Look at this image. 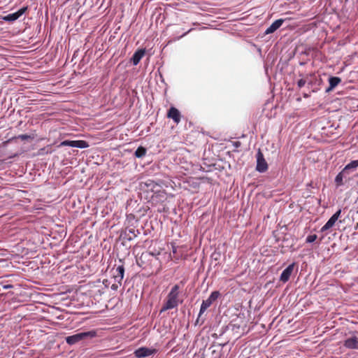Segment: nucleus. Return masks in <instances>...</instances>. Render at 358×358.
Segmentation results:
<instances>
[{"instance_id":"473e14b6","label":"nucleus","mask_w":358,"mask_h":358,"mask_svg":"<svg viewBox=\"0 0 358 358\" xmlns=\"http://www.w3.org/2000/svg\"><path fill=\"white\" fill-rule=\"evenodd\" d=\"M71 303H69V305H68V307H71Z\"/></svg>"},{"instance_id":"ddd939ff","label":"nucleus","mask_w":358,"mask_h":358,"mask_svg":"<svg viewBox=\"0 0 358 358\" xmlns=\"http://www.w3.org/2000/svg\"><path fill=\"white\" fill-rule=\"evenodd\" d=\"M167 117L173 120L176 124L180 122L181 115L180 111L175 107H171L168 111Z\"/></svg>"},{"instance_id":"1a4fd4ad","label":"nucleus","mask_w":358,"mask_h":358,"mask_svg":"<svg viewBox=\"0 0 358 358\" xmlns=\"http://www.w3.org/2000/svg\"><path fill=\"white\" fill-rule=\"evenodd\" d=\"M157 352L156 349H151L146 347H141L134 351V355L137 358H144Z\"/></svg>"},{"instance_id":"dca6fc26","label":"nucleus","mask_w":358,"mask_h":358,"mask_svg":"<svg viewBox=\"0 0 358 358\" xmlns=\"http://www.w3.org/2000/svg\"><path fill=\"white\" fill-rule=\"evenodd\" d=\"M328 80L329 86L326 89V93H329L331 92L336 87L338 86L339 83H341V79L337 76H330Z\"/></svg>"},{"instance_id":"0eeeda50","label":"nucleus","mask_w":358,"mask_h":358,"mask_svg":"<svg viewBox=\"0 0 358 358\" xmlns=\"http://www.w3.org/2000/svg\"><path fill=\"white\" fill-rule=\"evenodd\" d=\"M343 346L350 350H358V337L355 332H352L343 342Z\"/></svg>"},{"instance_id":"7ed1b4c3","label":"nucleus","mask_w":358,"mask_h":358,"mask_svg":"<svg viewBox=\"0 0 358 358\" xmlns=\"http://www.w3.org/2000/svg\"><path fill=\"white\" fill-rule=\"evenodd\" d=\"M166 29L167 30H170L171 31V35L170 36L171 38L168 41L167 44H170L182 38L193 30V29L191 28L189 30L183 32L182 34H180L182 31H184V29L179 27L178 25H169Z\"/></svg>"},{"instance_id":"bb28decb","label":"nucleus","mask_w":358,"mask_h":358,"mask_svg":"<svg viewBox=\"0 0 358 358\" xmlns=\"http://www.w3.org/2000/svg\"><path fill=\"white\" fill-rule=\"evenodd\" d=\"M213 355H215V358H220V355L216 352V350H213L212 351Z\"/></svg>"},{"instance_id":"393cba45","label":"nucleus","mask_w":358,"mask_h":358,"mask_svg":"<svg viewBox=\"0 0 358 358\" xmlns=\"http://www.w3.org/2000/svg\"><path fill=\"white\" fill-rule=\"evenodd\" d=\"M122 285V282L119 283L118 282L114 281V283H113L110 286L111 289L116 291L117 289Z\"/></svg>"},{"instance_id":"6e6552de","label":"nucleus","mask_w":358,"mask_h":358,"mask_svg":"<svg viewBox=\"0 0 358 358\" xmlns=\"http://www.w3.org/2000/svg\"><path fill=\"white\" fill-rule=\"evenodd\" d=\"M257 166L256 170L259 173H264L268 169V164L263 154L260 150L257 153Z\"/></svg>"},{"instance_id":"f03ea898","label":"nucleus","mask_w":358,"mask_h":358,"mask_svg":"<svg viewBox=\"0 0 358 358\" xmlns=\"http://www.w3.org/2000/svg\"><path fill=\"white\" fill-rule=\"evenodd\" d=\"M358 168V160H352L345 165L343 170L335 177L334 181L337 187L344 185L343 179H349V175L355 171Z\"/></svg>"},{"instance_id":"cd10ccee","label":"nucleus","mask_w":358,"mask_h":358,"mask_svg":"<svg viewBox=\"0 0 358 358\" xmlns=\"http://www.w3.org/2000/svg\"><path fill=\"white\" fill-rule=\"evenodd\" d=\"M62 145H68V143H67V141H64L62 143Z\"/></svg>"},{"instance_id":"5701e85b","label":"nucleus","mask_w":358,"mask_h":358,"mask_svg":"<svg viewBox=\"0 0 358 358\" xmlns=\"http://www.w3.org/2000/svg\"><path fill=\"white\" fill-rule=\"evenodd\" d=\"M17 138L22 141H26V140L33 138V137H31L30 135H27V134H21V135H19Z\"/></svg>"},{"instance_id":"a878e982","label":"nucleus","mask_w":358,"mask_h":358,"mask_svg":"<svg viewBox=\"0 0 358 358\" xmlns=\"http://www.w3.org/2000/svg\"><path fill=\"white\" fill-rule=\"evenodd\" d=\"M341 209H338L332 216L335 217L337 220L341 217Z\"/></svg>"},{"instance_id":"c756f323","label":"nucleus","mask_w":358,"mask_h":358,"mask_svg":"<svg viewBox=\"0 0 358 358\" xmlns=\"http://www.w3.org/2000/svg\"><path fill=\"white\" fill-rule=\"evenodd\" d=\"M309 96V95L308 94H303V97L305 98H308Z\"/></svg>"},{"instance_id":"72a5a7b5","label":"nucleus","mask_w":358,"mask_h":358,"mask_svg":"<svg viewBox=\"0 0 358 358\" xmlns=\"http://www.w3.org/2000/svg\"><path fill=\"white\" fill-rule=\"evenodd\" d=\"M357 213H358V210H357Z\"/></svg>"},{"instance_id":"f257e3e1","label":"nucleus","mask_w":358,"mask_h":358,"mask_svg":"<svg viewBox=\"0 0 358 358\" xmlns=\"http://www.w3.org/2000/svg\"><path fill=\"white\" fill-rule=\"evenodd\" d=\"M180 294V286L173 285L167 295V300L164 303L160 313L176 308L179 305L178 296Z\"/></svg>"},{"instance_id":"4468645a","label":"nucleus","mask_w":358,"mask_h":358,"mask_svg":"<svg viewBox=\"0 0 358 358\" xmlns=\"http://www.w3.org/2000/svg\"><path fill=\"white\" fill-rule=\"evenodd\" d=\"M284 19H278L275 20L264 31V34H270L274 33L278 29H279L283 22Z\"/></svg>"},{"instance_id":"f3484780","label":"nucleus","mask_w":358,"mask_h":358,"mask_svg":"<svg viewBox=\"0 0 358 358\" xmlns=\"http://www.w3.org/2000/svg\"><path fill=\"white\" fill-rule=\"evenodd\" d=\"M145 53V49H138L133 55L131 58V62L134 66H136L140 62Z\"/></svg>"},{"instance_id":"f8f14e48","label":"nucleus","mask_w":358,"mask_h":358,"mask_svg":"<svg viewBox=\"0 0 358 358\" xmlns=\"http://www.w3.org/2000/svg\"><path fill=\"white\" fill-rule=\"evenodd\" d=\"M295 263L289 264L285 268L280 274V280L282 282H286L289 280V278L293 272Z\"/></svg>"},{"instance_id":"c85d7f7f","label":"nucleus","mask_w":358,"mask_h":358,"mask_svg":"<svg viewBox=\"0 0 358 358\" xmlns=\"http://www.w3.org/2000/svg\"><path fill=\"white\" fill-rule=\"evenodd\" d=\"M318 90H319L318 88H314V89H313V92H316L318 91Z\"/></svg>"},{"instance_id":"6ab92c4d","label":"nucleus","mask_w":358,"mask_h":358,"mask_svg":"<svg viewBox=\"0 0 358 358\" xmlns=\"http://www.w3.org/2000/svg\"><path fill=\"white\" fill-rule=\"evenodd\" d=\"M83 313H77L71 310H69V321L73 322L76 321V324H80L82 322V318H79V317L82 315Z\"/></svg>"},{"instance_id":"4be33fe9","label":"nucleus","mask_w":358,"mask_h":358,"mask_svg":"<svg viewBox=\"0 0 358 358\" xmlns=\"http://www.w3.org/2000/svg\"><path fill=\"white\" fill-rule=\"evenodd\" d=\"M317 236L316 234L308 235L306 237V243H313L317 239Z\"/></svg>"},{"instance_id":"aec40b11","label":"nucleus","mask_w":358,"mask_h":358,"mask_svg":"<svg viewBox=\"0 0 358 358\" xmlns=\"http://www.w3.org/2000/svg\"><path fill=\"white\" fill-rule=\"evenodd\" d=\"M337 220L331 216L328 221L325 223V224L321 228L320 231L324 232L331 228L336 223Z\"/></svg>"},{"instance_id":"9d476101","label":"nucleus","mask_w":358,"mask_h":358,"mask_svg":"<svg viewBox=\"0 0 358 358\" xmlns=\"http://www.w3.org/2000/svg\"><path fill=\"white\" fill-rule=\"evenodd\" d=\"M113 278L114 281L121 283L124 275V267L123 264L118 265L115 268L112 269Z\"/></svg>"},{"instance_id":"20e7f679","label":"nucleus","mask_w":358,"mask_h":358,"mask_svg":"<svg viewBox=\"0 0 358 358\" xmlns=\"http://www.w3.org/2000/svg\"><path fill=\"white\" fill-rule=\"evenodd\" d=\"M219 296H220V292L218 291H214V292H211V294H210V296H208V298L207 299L203 300L202 301L201 308H200V310L199 313V315L196 320L195 324H197L200 322L201 315L208 309V308H209L212 305V303L215 300H217V299L219 297Z\"/></svg>"},{"instance_id":"39448f33","label":"nucleus","mask_w":358,"mask_h":358,"mask_svg":"<svg viewBox=\"0 0 358 358\" xmlns=\"http://www.w3.org/2000/svg\"><path fill=\"white\" fill-rule=\"evenodd\" d=\"M95 336L96 332L94 331L76 333L72 336H69V345H73L80 341H85L94 338Z\"/></svg>"},{"instance_id":"423d86ee","label":"nucleus","mask_w":358,"mask_h":358,"mask_svg":"<svg viewBox=\"0 0 358 358\" xmlns=\"http://www.w3.org/2000/svg\"><path fill=\"white\" fill-rule=\"evenodd\" d=\"M140 231L138 229H135L134 227H127L120 234V238L124 241H131L135 238Z\"/></svg>"},{"instance_id":"7c9ffc66","label":"nucleus","mask_w":358,"mask_h":358,"mask_svg":"<svg viewBox=\"0 0 358 358\" xmlns=\"http://www.w3.org/2000/svg\"><path fill=\"white\" fill-rule=\"evenodd\" d=\"M5 288H10V287H12V285H6L4 287Z\"/></svg>"},{"instance_id":"a211bd4d","label":"nucleus","mask_w":358,"mask_h":358,"mask_svg":"<svg viewBox=\"0 0 358 358\" xmlns=\"http://www.w3.org/2000/svg\"><path fill=\"white\" fill-rule=\"evenodd\" d=\"M315 77V74L314 73H310L309 75H307L306 76V84L308 85V87H313L314 85H316L317 84L318 85H320L321 82H322V79L320 78H315L314 79H313V78Z\"/></svg>"},{"instance_id":"9b49d317","label":"nucleus","mask_w":358,"mask_h":358,"mask_svg":"<svg viewBox=\"0 0 358 358\" xmlns=\"http://www.w3.org/2000/svg\"><path fill=\"white\" fill-rule=\"evenodd\" d=\"M27 9H28L27 6L22 7L14 13H10V14H8V15L3 16L2 17V19L3 20L8 21V22L15 21L20 17H21L24 13H25L26 11L27 10Z\"/></svg>"},{"instance_id":"412c9836","label":"nucleus","mask_w":358,"mask_h":358,"mask_svg":"<svg viewBox=\"0 0 358 358\" xmlns=\"http://www.w3.org/2000/svg\"><path fill=\"white\" fill-rule=\"evenodd\" d=\"M147 152V150L143 146H139L135 151L134 155L137 158H142L143 157Z\"/></svg>"},{"instance_id":"2f4dec72","label":"nucleus","mask_w":358,"mask_h":358,"mask_svg":"<svg viewBox=\"0 0 358 358\" xmlns=\"http://www.w3.org/2000/svg\"><path fill=\"white\" fill-rule=\"evenodd\" d=\"M204 322V319H202L201 321V324H203Z\"/></svg>"},{"instance_id":"2eb2a0df","label":"nucleus","mask_w":358,"mask_h":358,"mask_svg":"<svg viewBox=\"0 0 358 358\" xmlns=\"http://www.w3.org/2000/svg\"><path fill=\"white\" fill-rule=\"evenodd\" d=\"M69 147L86 148L89 147V143L83 140H73L69 138Z\"/></svg>"},{"instance_id":"b1692460","label":"nucleus","mask_w":358,"mask_h":358,"mask_svg":"<svg viewBox=\"0 0 358 358\" xmlns=\"http://www.w3.org/2000/svg\"><path fill=\"white\" fill-rule=\"evenodd\" d=\"M306 78H301L297 81V86L299 88L303 87L306 84Z\"/></svg>"}]
</instances>
